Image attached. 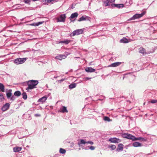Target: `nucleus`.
I'll return each instance as SVG.
<instances>
[{"label":"nucleus","instance_id":"1","mask_svg":"<svg viewBox=\"0 0 157 157\" xmlns=\"http://www.w3.org/2000/svg\"><path fill=\"white\" fill-rule=\"evenodd\" d=\"M39 82L38 80H30L27 82L28 86L26 88L28 92H30L31 90L36 87V86L38 84Z\"/></svg>","mask_w":157,"mask_h":157},{"label":"nucleus","instance_id":"2","mask_svg":"<svg viewBox=\"0 0 157 157\" xmlns=\"http://www.w3.org/2000/svg\"><path fill=\"white\" fill-rule=\"evenodd\" d=\"M26 60V58H18L14 60V63L17 65L21 64L24 63Z\"/></svg>","mask_w":157,"mask_h":157},{"label":"nucleus","instance_id":"3","mask_svg":"<svg viewBox=\"0 0 157 157\" xmlns=\"http://www.w3.org/2000/svg\"><path fill=\"white\" fill-rule=\"evenodd\" d=\"M83 29H82L76 30L71 34L70 36H74L75 35H78L82 34L83 33Z\"/></svg>","mask_w":157,"mask_h":157},{"label":"nucleus","instance_id":"4","mask_svg":"<svg viewBox=\"0 0 157 157\" xmlns=\"http://www.w3.org/2000/svg\"><path fill=\"white\" fill-rule=\"evenodd\" d=\"M93 144V142L92 141H87L86 142L83 139H82L78 142V144L79 147H83V144Z\"/></svg>","mask_w":157,"mask_h":157},{"label":"nucleus","instance_id":"5","mask_svg":"<svg viewBox=\"0 0 157 157\" xmlns=\"http://www.w3.org/2000/svg\"><path fill=\"white\" fill-rule=\"evenodd\" d=\"M145 12H143L141 14H136L134 15L132 17L130 18L129 20H134L136 19L142 17L145 14Z\"/></svg>","mask_w":157,"mask_h":157},{"label":"nucleus","instance_id":"6","mask_svg":"<svg viewBox=\"0 0 157 157\" xmlns=\"http://www.w3.org/2000/svg\"><path fill=\"white\" fill-rule=\"evenodd\" d=\"M6 96L8 99H10L11 101H13L15 99L14 95H12L11 93V90H9L6 93Z\"/></svg>","mask_w":157,"mask_h":157},{"label":"nucleus","instance_id":"7","mask_svg":"<svg viewBox=\"0 0 157 157\" xmlns=\"http://www.w3.org/2000/svg\"><path fill=\"white\" fill-rule=\"evenodd\" d=\"M66 17L65 14H62L60 15L59 17H57L56 19L57 20V22H64L65 21Z\"/></svg>","mask_w":157,"mask_h":157},{"label":"nucleus","instance_id":"8","mask_svg":"<svg viewBox=\"0 0 157 157\" xmlns=\"http://www.w3.org/2000/svg\"><path fill=\"white\" fill-rule=\"evenodd\" d=\"M122 136L124 138L132 140L133 139V138H134L133 136L128 133H123L122 134Z\"/></svg>","mask_w":157,"mask_h":157},{"label":"nucleus","instance_id":"9","mask_svg":"<svg viewBox=\"0 0 157 157\" xmlns=\"http://www.w3.org/2000/svg\"><path fill=\"white\" fill-rule=\"evenodd\" d=\"M109 141L112 143H118L121 141L120 139L116 138H111L109 139Z\"/></svg>","mask_w":157,"mask_h":157},{"label":"nucleus","instance_id":"10","mask_svg":"<svg viewBox=\"0 0 157 157\" xmlns=\"http://www.w3.org/2000/svg\"><path fill=\"white\" fill-rule=\"evenodd\" d=\"M132 41V40L130 39H127L125 37H123L122 39L120 40V42L121 43H127L130 42Z\"/></svg>","mask_w":157,"mask_h":157},{"label":"nucleus","instance_id":"11","mask_svg":"<svg viewBox=\"0 0 157 157\" xmlns=\"http://www.w3.org/2000/svg\"><path fill=\"white\" fill-rule=\"evenodd\" d=\"M121 62H117L111 64L109 65L108 67H115L119 66L121 64Z\"/></svg>","mask_w":157,"mask_h":157},{"label":"nucleus","instance_id":"12","mask_svg":"<svg viewBox=\"0 0 157 157\" xmlns=\"http://www.w3.org/2000/svg\"><path fill=\"white\" fill-rule=\"evenodd\" d=\"M111 6L113 7H116L118 8H122L124 6V4H112Z\"/></svg>","mask_w":157,"mask_h":157},{"label":"nucleus","instance_id":"13","mask_svg":"<svg viewBox=\"0 0 157 157\" xmlns=\"http://www.w3.org/2000/svg\"><path fill=\"white\" fill-rule=\"evenodd\" d=\"M134 138H133V141H135L137 140H139L142 141H147V139L145 138L139 137L136 138V137L135 136H134Z\"/></svg>","mask_w":157,"mask_h":157},{"label":"nucleus","instance_id":"14","mask_svg":"<svg viewBox=\"0 0 157 157\" xmlns=\"http://www.w3.org/2000/svg\"><path fill=\"white\" fill-rule=\"evenodd\" d=\"M66 57L65 55H60L56 56L55 58L56 59H59V60H62V59H65Z\"/></svg>","mask_w":157,"mask_h":157},{"label":"nucleus","instance_id":"15","mask_svg":"<svg viewBox=\"0 0 157 157\" xmlns=\"http://www.w3.org/2000/svg\"><path fill=\"white\" fill-rule=\"evenodd\" d=\"M132 146L135 147H141L142 146V144L139 142H135L132 144Z\"/></svg>","mask_w":157,"mask_h":157},{"label":"nucleus","instance_id":"16","mask_svg":"<svg viewBox=\"0 0 157 157\" xmlns=\"http://www.w3.org/2000/svg\"><path fill=\"white\" fill-rule=\"evenodd\" d=\"M139 52L140 53L142 54L143 55H145L147 54L145 49L142 47L140 48L139 49Z\"/></svg>","mask_w":157,"mask_h":157},{"label":"nucleus","instance_id":"17","mask_svg":"<svg viewBox=\"0 0 157 157\" xmlns=\"http://www.w3.org/2000/svg\"><path fill=\"white\" fill-rule=\"evenodd\" d=\"M10 106L9 103H7L3 106L2 108V110L3 111H5L8 109Z\"/></svg>","mask_w":157,"mask_h":157},{"label":"nucleus","instance_id":"18","mask_svg":"<svg viewBox=\"0 0 157 157\" xmlns=\"http://www.w3.org/2000/svg\"><path fill=\"white\" fill-rule=\"evenodd\" d=\"M85 71L87 72H94L95 70L91 67H89L86 68Z\"/></svg>","mask_w":157,"mask_h":157},{"label":"nucleus","instance_id":"19","mask_svg":"<svg viewBox=\"0 0 157 157\" xmlns=\"http://www.w3.org/2000/svg\"><path fill=\"white\" fill-rule=\"evenodd\" d=\"M47 98V97L46 96L40 98L38 101V102H40L43 103L46 101Z\"/></svg>","mask_w":157,"mask_h":157},{"label":"nucleus","instance_id":"20","mask_svg":"<svg viewBox=\"0 0 157 157\" xmlns=\"http://www.w3.org/2000/svg\"><path fill=\"white\" fill-rule=\"evenodd\" d=\"M59 111L63 113L68 112L66 107L64 106H62V107L60 108Z\"/></svg>","mask_w":157,"mask_h":157},{"label":"nucleus","instance_id":"21","mask_svg":"<svg viewBox=\"0 0 157 157\" xmlns=\"http://www.w3.org/2000/svg\"><path fill=\"white\" fill-rule=\"evenodd\" d=\"M123 145L121 144H119L117 148V150L118 151H122L123 150Z\"/></svg>","mask_w":157,"mask_h":157},{"label":"nucleus","instance_id":"22","mask_svg":"<svg viewBox=\"0 0 157 157\" xmlns=\"http://www.w3.org/2000/svg\"><path fill=\"white\" fill-rule=\"evenodd\" d=\"M21 147H16L13 148V151L15 152H19L21 150Z\"/></svg>","mask_w":157,"mask_h":157},{"label":"nucleus","instance_id":"23","mask_svg":"<svg viewBox=\"0 0 157 157\" xmlns=\"http://www.w3.org/2000/svg\"><path fill=\"white\" fill-rule=\"evenodd\" d=\"M44 21L39 22L37 23H35L31 24L30 25L31 26H38L39 25L42 24Z\"/></svg>","mask_w":157,"mask_h":157},{"label":"nucleus","instance_id":"24","mask_svg":"<svg viewBox=\"0 0 157 157\" xmlns=\"http://www.w3.org/2000/svg\"><path fill=\"white\" fill-rule=\"evenodd\" d=\"M78 14L77 12L75 13L72 14L70 17L71 19H72L76 18L78 16Z\"/></svg>","mask_w":157,"mask_h":157},{"label":"nucleus","instance_id":"25","mask_svg":"<svg viewBox=\"0 0 157 157\" xmlns=\"http://www.w3.org/2000/svg\"><path fill=\"white\" fill-rule=\"evenodd\" d=\"M76 84L75 83L71 84L69 85V88L71 89L74 88L76 87Z\"/></svg>","mask_w":157,"mask_h":157},{"label":"nucleus","instance_id":"26","mask_svg":"<svg viewBox=\"0 0 157 157\" xmlns=\"http://www.w3.org/2000/svg\"><path fill=\"white\" fill-rule=\"evenodd\" d=\"M21 93L19 91H15L14 93V95L17 96H19L21 95Z\"/></svg>","mask_w":157,"mask_h":157},{"label":"nucleus","instance_id":"27","mask_svg":"<svg viewBox=\"0 0 157 157\" xmlns=\"http://www.w3.org/2000/svg\"><path fill=\"white\" fill-rule=\"evenodd\" d=\"M109 0H106L104 2V3L105 6L109 5Z\"/></svg>","mask_w":157,"mask_h":157},{"label":"nucleus","instance_id":"28","mask_svg":"<svg viewBox=\"0 0 157 157\" xmlns=\"http://www.w3.org/2000/svg\"><path fill=\"white\" fill-rule=\"evenodd\" d=\"M59 152L61 154H65L66 152V151L65 149L60 148L59 149Z\"/></svg>","mask_w":157,"mask_h":157},{"label":"nucleus","instance_id":"29","mask_svg":"<svg viewBox=\"0 0 157 157\" xmlns=\"http://www.w3.org/2000/svg\"><path fill=\"white\" fill-rule=\"evenodd\" d=\"M0 90L4 92V86L3 85L0 83Z\"/></svg>","mask_w":157,"mask_h":157},{"label":"nucleus","instance_id":"30","mask_svg":"<svg viewBox=\"0 0 157 157\" xmlns=\"http://www.w3.org/2000/svg\"><path fill=\"white\" fill-rule=\"evenodd\" d=\"M22 96L23 98L25 100L27 98V95L25 93H23L22 94Z\"/></svg>","mask_w":157,"mask_h":157},{"label":"nucleus","instance_id":"31","mask_svg":"<svg viewBox=\"0 0 157 157\" xmlns=\"http://www.w3.org/2000/svg\"><path fill=\"white\" fill-rule=\"evenodd\" d=\"M86 20V18L84 16H82L81 17H80L79 19L78 20V21H85Z\"/></svg>","mask_w":157,"mask_h":157},{"label":"nucleus","instance_id":"32","mask_svg":"<svg viewBox=\"0 0 157 157\" xmlns=\"http://www.w3.org/2000/svg\"><path fill=\"white\" fill-rule=\"evenodd\" d=\"M104 120L105 121H111V120L109 117H105L104 118Z\"/></svg>","mask_w":157,"mask_h":157},{"label":"nucleus","instance_id":"33","mask_svg":"<svg viewBox=\"0 0 157 157\" xmlns=\"http://www.w3.org/2000/svg\"><path fill=\"white\" fill-rule=\"evenodd\" d=\"M109 147L112 150L115 149L116 148V147L115 145L112 144L109 145Z\"/></svg>","mask_w":157,"mask_h":157},{"label":"nucleus","instance_id":"34","mask_svg":"<svg viewBox=\"0 0 157 157\" xmlns=\"http://www.w3.org/2000/svg\"><path fill=\"white\" fill-rule=\"evenodd\" d=\"M70 41L68 40H63V43L66 44H68L70 42Z\"/></svg>","mask_w":157,"mask_h":157},{"label":"nucleus","instance_id":"35","mask_svg":"<svg viewBox=\"0 0 157 157\" xmlns=\"http://www.w3.org/2000/svg\"><path fill=\"white\" fill-rule=\"evenodd\" d=\"M4 97L2 95L0 94V101H1L4 100Z\"/></svg>","mask_w":157,"mask_h":157},{"label":"nucleus","instance_id":"36","mask_svg":"<svg viewBox=\"0 0 157 157\" xmlns=\"http://www.w3.org/2000/svg\"><path fill=\"white\" fill-rule=\"evenodd\" d=\"M46 1L48 2H55L57 1L56 0H46Z\"/></svg>","mask_w":157,"mask_h":157},{"label":"nucleus","instance_id":"37","mask_svg":"<svg viewBox=\"0 0 157 157\" xmlns=\"http://www.w3.org/2000/svg\"><path fill=\"white\" fill-rule=\"evenodd\" d=\"M157 102V101L156 100H152L151 101V102L152 103H156Z\"/></svg>","mask_w":157,"mask_h":157},{"label":"nucleus","instance_id":"38","mask_svg":"<svg viewBox=\"0 0 157 157\" xmlns=\"http://www.w3.org/2000/svg\"><path fill=\"white\" fill-rule=\"evenodd\" d=\"M91 78H89V77H85L83 79L84 80H87L90 79Z\"/></svg>","mask_w":157,"mask_h":157},{"label":"nucleus","instance_id":"39","mask_svg":"<svg viewBox=\"0 0 157 157\" xmlns=\"http://www.w3.org/2000/svg\"><path fill=\"white\" fill-rule=\"evenodd\" d=\"M24 2L26 3H29L30 2V0H24Z\"/></svg>","mask_w":157,"mask_h":157},{"label":"nucleus","instance_id":"40","mask_svg":"<svg viewBox=\"0 0 157 157\" xmlns=\"http://www.w3.org/2000/svg\"><path fill=\"white\" fill-rule=\"evenodd\" d=\"M89 148L91 150H94V149L95 147L94 146H91L90 147H89Z\"/></svg>","mask_w":157,"mask_h":157},{"label":"nucleus","instance_id":"41","mask_svg":"<svg viewBox=\"0 0 157 157\" xmlns=\"http://www.w3.org/2000/svg\"><path fill=\"white\" fill-rule=\"evenodd\" d=\"M64 80H65V79L63 78L60 80H58V82L61 83L62 82L64 81Z\"/></svg>","mask_w":157,"mask_h":157},{"label":"nucleus","instance_id":"42","mask_svg":"<svg viewBox=\"0 0 157 157\" xmlns=\"http://www.w3.org/2000/svg\"><path fill=\"white\" fill-rule=\"evenodd\" d=\"M110 3H112L114 2L115 0H109Z\"/></svg>","mask_w":157,"mask_h":157},{"label":"nucleus","instance_id":"43","mask_svg":"<svg viewBox=\"0 0 157 157\" xmlns=\"http://www.w3.org/2000/svg\"><path fill=\"white\" fill-rule=\"evenodd\" d=\"M65 54L66 55V56H67L69 55L70 54L69 53H68L67 52H65Z\"/></svg>","mask_w":157,"mask_h":157},{"label":"nucleus","instance_id":"44","mask_svg":"<svg viewBox=\"0 0 157 157\" xmlns=\"http://www.w3.org/2000/svg\"><path fill=\"white\" fill-rule=\"evenodd\" d=\"M35 115L36 117L40 116V114H35Z\"/></svg>","mask_w":157,"mask_h":157},{"label":"nucleus","instance_id":"45","mask_svg":"<svg viewBox=\"0 0 157 157\" xmlns=\"http://www.w3.org/2000/svg\"><path fill=\"white\" fill-rule=\"evenodd\" d=\"M63 41H60L59 42V43H61L62 44V43H63Z\"/></svg>","mask_w":157,"mask_h":157},{"label":"nucleus","instance_id":"46","mask_svg":"<svg viewBox=\"0 0 157 157\" xmlns=\"http://www.w3.org/2000/svg\"><path fill=\"white\" fill-rule=\"evenodd\" d=\"M58 77L57 76H55L54 77V78H56Z\"/></svg>","mask_w":157,"mask_h":157},{"label":"nucleus","instance_id":"47","mask_svg":"<svg viewBox=\"0 0 157 157\" xmlns=\"http://www.w3.org/2000/svg\"><path fill=\"white\" fill-rule=\"evenodd\" d=\"M38 0H33V1H37Z\"/></svg>","mask_w":157,"mask_h":157},{"label":"nucleus","instance_id":"48","mask_svg":"<svg viewBox=\"0 0 157 157\" xmlns=\"http://www.w3.org/2000/svg\"><path fill=\"white\" fill-rule=\"evenodd\" d=\"M85 149H88V148H86Z\"/></svg>","mask_w":157,"mask_h":157},{"label":"nucleus","instance_id":"49","mask_svg":"<svg viewBox=\"0 0 157 157\" xmlns=\"http://www.w3.org/2000/svg\"><path fill=\"white\" fill-rule=\"evenodd\" d=\"M0 91H1V90H0Z\"/></svg>","mask_w":157,"mask_h":157}]
</instances>
